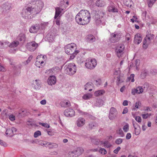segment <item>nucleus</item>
Wrapping results in <instances>:
<instances>
[{
  "label": "nucleus",
  "instance_id": "obj_1",
  "mask_svg": "<svg viewBox=\"0 0 157 157\" xmlns=\"http://www.w3.org/2000/svg\"><path fill=\"white\" fill-rule=\"evenodd\" d=\"M90 15L87 10H81L76 16L75 20L78 24L85 25L90 21Z\"/></svg>",
  "mask_w": 157,
  "mask_h": 157
},
{
  "label": "nucleus",
  "instance_id": "obj_2",
  "mask_svg": "<svg viewBox=\"0 0 157 157\" xmlns=\"http://www.w3.org/2000/svg\"><path fill=\"white\" fill-rule=\"evenodd\" d=\"M76 45L74 43H71L67 45L65 47L66 53L68 55H71L70 59H73L75 56L79 52L78 50H76Z\"/></svg>",
  "mask_w": 157,
  "mask_h": 157
},
{
  "label": "nucleus",
  "instance_id": "obj_3",
  "mask_svg": "<svg viewBox=\"0 0 157 157\" xmlns=\"http://www.w3.org/2000/svg\"><path fill=\"white\" fill-rule=\"evenodd\" d=\"M64 68L65 72L69 75H73L76 72V67L74 63H69L66 65Z\"/></svg>",
  "mask_w": 157,
  "mask_h": 157
},
{
  "label": "nucleus",
  "instance_id": "obj_4",
  "mask_svg": "<svg viewBox=\"0 0 157 157\" xmlns=\"http://www.w3.org/2000/svg\"><path fill=\"white\" fill-rule=\"evenodd\" d=\"M121 36V33L119 32L115 31L114 33H110L109 40L110 42L116 43L119 40Z\"/></svg>",
  "mask_w": 157,
  "mask_h": 157
},
{
  "label": "nucleus",
  "instance_id": "obj_5",
  "mask_svg": "<svg viewBox=\"0 0 157 157\" xmlns=\"http://www.w3.org/2000/svg\"><path fill=\"white\" fill-rule=\"evenodd\" d=\"M31 13L33 14L32 10V7H29L25 9H23L21 14L22 17L25 18L29 19L31 18L30 16Z\"/></svg>",
  "mask_w": 157,
  "mask_h": 157
},
{
  "label": "nucleus",
  "instance_id": "obj_6",
  "mask_svg": "<svg viewBox=\"0 0 157 157\" xmlns=\"http://www.w3.org/2000/svg\"><path fill=\"white\" fill-rule=\"evenodd\" d=\"M43 6V2L42 1H40L36 4L35 7H32V10L33 14L39 13L42 9Z\"/></svg>",
  "mask_w": 157,
  "mask_h": 157
},
{
  "label": "nucleus",
  "instance_id": "obj_7",
  "mask_svg": "<svg viewBox=\"0 0 157 157\" xmlns=\"http://www.w3.org/2000/svg\"><path fill=\"white\" fill-rule=\"evenodd\" d=\"M97 63L96 59H91L86 60L85 63V66L87 68L92 70L94 69L97 65Z\"/></svg>",
  "mask_w": 157,
  "mask_h": 157
},
{
  "label": "nucleus",
  "instance_id": "obj_8",
  "mask_svg": "<svg viewBox=\"0 0 157 157\" xmlns=\"http://www.w3.org/2000/svg\"><path fill=\"white\" fill-rule=\"evenodd\" d=\"M2 13L5 16H8V13L11 9V4L8 2H6L2 6Z\"/></svg>",
  "mask_w": 157,
  "mask_h": 157
},
{
  "label": "nucleus",
  "instance_id": "obj_9",
  "mask_svg": "<svg viewBox=\"0 0 157 157\" xmlns=\"http://www.w3.org/2000/svg\"><path fill=\"white\" fill-rule=\"evenodd\" d=\"M38 46V44L34 41L28 43L26 45V48L31 52L34 51Z\"/></svg>",
  "mask_w": 157,
  "mask_h": 157
},
{
  "label": "nucleus",
  "instance_id": "obj_10",
  "mask_svg": "<svg viewBox=\"0 0 157 157\" xmlns=\"http://www.w3.org/2000/svg\"><path fill=\"white\" fill-rule=\"evenodd\" d=\"M149 36V33L148 32L145 37L143 40V47L144 49H146L148 47V45L150 43V41L152 40Z\"/></svg>",
  "mask_w": 157,
  "mask_h": 157
},
{
  "label": "nucleus",
  "instance_id": "obj_11",
  "mask_svg": "<svg viewBox=\"0 0 157 157\" xmlns=\"http://www.w3.org/2000/svg\"><path fill=\"white\" fill-rule=\"evenodd\" d=\"M117 114L116 109L114 107L111 108L109 117L111 120H113L116 117Z\"/></svg>",
  "mask_w": 157,
  "mask_h": 157
},
{
  "label": "nucleus",
  "instance_id": "obj_12",
  "mask_svg": "<svg viewBox=\"0 0 157 157\" xmlns=\"http://www.w3.org/2000/svg\"><path fill=\"white\" fill-rule=\"evenodd\" d=\"M64 115L67 117H73L75 115V112L72 109H67L64 112Z\"/></svg>",
  "mask_w": 157,
  "mask_h": 157
},
{
  "label": "nucleus",
  "instance_id": "obj_13",
  "mask_svg": "<svg viewBox=\"0 0 157 157\" xmlns=\"http://www.w3.org/2000/svg\"><path fill=\"white\" fill-rule=\"evenodd\" d=\"M124 49V46L123 44H120L117 46L116 50V52L117 56L120 57L121 56V53Z\"/></svg>",
  "mask_w": 157,
  "mask_h": 157
},
{
  "label": "nucleus",
  "instance_id": "obj_14",
  "mask_svg": "<svg viewBox=\"0 0 157 157\" xmlns=\"http://www.w3.org/2000/svg\"><path fill=\"white\" fill-rule=\"evenodd\" d=\"M56 77L54 76H50L47 80L48 83L49 85L52 86L54 85L56 83Z\"/></svg>",
  "mask_w": 157,
  "mask_h": 157
},
{
  "label": "nucleus",
  "instance_id": "obj_15",
  "mask_svg": "<svg viewBox=\"0 0 157 157\" xmlns=\"http://www.w3.org/2000/svg\"><path fill=\"white\" fill-rule=\"evenodd\" d=\"M40 28V25L38 24H36L35 25L31 26L29 31L31 33H36L38 31Z\"/></svg>",
  "mask_w": 157,
  "mask_h": 157
},
{
  "label": "nucleus",
  "instance_id": "obj_16",
  "mask_svg": "<svg viewBox=\"0 0 157 157\" xmlns=\"http://www.w3.org/2000/svg\"><path fill=\"white\" fill-rule=\"evenodd\" d=\"M85 123V119L82 117L79 118L76 121V125L78 127H81L83 126Z\"/></svg>",
  "mask_w": 157,
  "mask_h": 157
},
{
  "label": "nucleus",
  "instance_id": "obj_17",
  "mask_svg": "<svg viewBox=\"0 0 157 157\" xmlns=\"http://www.w3.org/2000/svg\"><path fill=\"white\" fill-rule=\"evenodd\" d=\"M142 40V38L140 34L138 33L135 35L134 40V42L135 44H139L141 43Z\"/></svg>",
  "mask_w": 157,
  "mask_h": 157
},
{
  "label": "nucleus",
  "instance_id": "obj_18",
  "mask_svg": "<svg viewBox=\"0 0 157 157\" xmlns=\"http://www.w3.org/2000/svg\"><path fill=\"white\" fill-rule=\"evenodd\" d=\"M64 9L62 8L60 6L59 7H57L55 8V14L54 16V18L56 19L57 17L59 16L61 13L62 11Z\"/></svg>",
  "mask_w": 157,
  "mask_h": 157
},
{
  "label": "nucleus",
  "instance_id": "obj_19",
  "mask_svg": "<svg viewBox=\"0 0 157 157\" xmlns=\"http://www.w3.org/2000/svg\"><path fill=\"white\" fill-rule=\"evenodd\" d=\"M10 42L6 40L0 41V48L3 49L9 46Z\"/></svg>",
  "mask_w": 157,
  "mask_h": 157
},
{
  "label": "nucleus",
  "instance_id": "obj_20",
  "mask_svg": "<svg viewBox=\"0 0 157 157\" xmlns=\"http://www.w3.org/2000/svg\"><path fill=\"white\" fill-rule=\"evenodd\" d=\"M44 64V60H41L40 59L39 60V59H36V60L35 63V65L37 67L41 68Z\"/></svg>",
  "mask_w": 157,
  "mask_h": 157
},
{
  "label": "nucleus",
  "instance_id": "obj_21",
  "mask_svg": "<svg viewBox=\"0 0 157 157\" xmlns=\"http://www.w3.org/2000/svg\"><path fill=\"white\" fill-rule=\"evenodd\" d=\"M83 152V149L81 147H78L74 150V152H75V156L78 157Z\"/></svg>",
  "mask_w": 157,
  "mask_h": 157
},
{
  "label": "nucleus",
  "instance_id": "obj_22",
  "mask_svg": "<svg viewBox=\"0 0 157 157\" xmlns=\"http://www.w3.org/2000/svg\"><path fill=\"white\" fill-rule=\"evenodd\" d=\"M133 125L134 128L135 134L136 136L139 135L140 133V126L138 124H136V125L137 126V127H136V125H135V124L134 123H133Z\"/></svg>",
  "mask_w": 157,
  "mask_h": 157
},
{
  "label": "nucleus",
  "instance_id": "obj_23",
  "mask_svg": "<svg viewBox=\"0 0 157 157\" xmlns=\"http://www.w3.org/2000/svg\"><path fill=\"white\" fill-rule=\"evenodd\" d=\"M34 87L35 89H39L41 87V82L39 80L36 79L33 83Z\"/></svg>",
  "mask_w": 157,
  "mask_h": 157
},
{
  "label": "nucleus",
  "instance_id": "obj_24",
  "mask_svg": "<svg viewBox=\"0 0 157 157\" xmlns=\"http://www.w3.org/2000/svg\"><path fill=\"white\" fill-rule=\"evenodd\" d=\"M95 4L96 6L99 7H103L105 5L104 2L102 0H96Z\"/></svg>",
  "mask_w": 157,
  "mask_h": 157
},
{
  "label": "nucleus",
  "instance_id": "obj_25",
  "mask_svg": "<svg viewBox=\"0 0 157 157\" xmlns=\"http://www.w3.org/2000/svg\"><path fill=\"white\" fill-rule=\"evenodd\" d=\"M148 74V71L146 69H143L142 70L140 75V77L142 79H144L146 78Z\"/></svg>",
  "mask_w": 157,
  "mask_h": 157
},
{
  "label": "nucleus",
  "instance_id": "obj_26",
  "mask_svg": "<svg viewBox=\"0 0 157 157\" xmlns=\"http://www.w3.org/2000/svg\"><path fill=\"white\" fill-rule=\"evenodd\" d=\"M60 104L61 106L63 107H68L71 105L70 102L69 101L65 100L62 101Z\"/></svg>",
  "mask_w": 157,
  "mask_h": 157
},
{
  "label": "nucleus",
  "instance_id": "obj_27",
  "mask_svg": "<svg viewBox=\"0 0 157 157\" xmlns=\"http://www.w3.org/2000/svg\"><path fill=\"white\" fill-rule=\"evenodd\" d=\"M17 39L22 43L24 42L25 40V36L24 34L23 33L20 34L17 37Z\"/></svg>",
  "mask_w": 157,
  "mask_h": 157
},
{
  "label": "nucleus",
  "instance_id": "obj_28",
  "mask_svg": "<svg viewBox=\"0 0 157 157\" xmlns=\"http://www.w3.org/2000/svg\"><path fill=\"white\" fill-rule=\"evenodd\" d=\"M104 16V13L102 11H98L97 13L95 14L96 18H99V17H100L101 19H103Z\"/></svg>",
  "mask_w": 157,
  "mask_h": 157
},
{
  "label": "nucleus",
  "instance_id": "obj_29",
  "mask_svg": "<svg viewBox=\"0 0 157 157\" xmlns=\"http://www.w3.org/2000/svg\"><path fill=\"white\" fill-rule=\"evenodd\" d=\"M46 144H48V146L50 149L56 148L58 146V144L55 143H49L48 142Z\"/></svg>",
  "mask_w": 157,
  "mask_h": 157
},
{
  "label": "nucleus",
  "instance_id": "obj_30",
  "mask_svg": "<svg viewBox=\"0 0 157 157\" xmlns=\"http://www.w3.org/2000/svg\"><path fill=\"white\" fill-rule=\"evenodd\" d=\"M87 41L90 42H93L95 40V38L93 35H88L87 37Z\"/></svg>",
  "mask_w": 157,
  "mask_h": 157
},
{
  "label": "nucleus",
  "instance_id": "obj_31",
  "mask_svg": "<svg viewBox=\"0 0 157 157\" xmlns=\"http://www.w3.org/2000/svg\"><path fill=\"white\" fill-rule=\"evenodd\" d=\"M103 101L101 99H98L96 101V102L94 104V105L95 106L98 107H101L103 105Z\"/></svg>",
  "mask_w": 157,
  "mask_h": 157
},
{
  "label": "nucleus",
  "instance_id": "obj_32",
  "mask_svg": "<svg viewBox=\"0 0 157 157\" xmlns=\"http://www.w3.org/2000/svg\"><path fill=\"white\" fill-rule=\"evenodd\" d=\"M105 92V91L103 90H99L95 91L94 93V95L96 96H98L103 94Z\"/></svg>",
  "mask_w": 157,
  "mask_h": 157
},
{
  "label": "nucleus",
  "instance_id": "obj_33",
  "mask_svg": "<svg viewBox=\"0 0 157 157\" xmlns=\"http://www.w3.org/2000/svg\"><path fill=\"white\" fill-rule=\"evenodd\" d=\"M19 44V42L18 41H13L10 44L9 46L10 48H15L17 47Z\"/></svg>",
  "mask_w": 157,
  "mask_h": 157
},
{
  "label": "nucleus",
  "instance_id": "obj_34",
  "mask_svg": "<svg viewBox=\"0 0 157 157\" xmlns=\"http://www.w3.org/2000/svg\"><path fill=\"white\" fill-rule=\"evenodd\" d=\"M6 134L8 135L9 136H13V133L12 128H7L6 131Z\"/></svg>",
  "mask_w": 157,
  "mask_h": 157
},
{
  "label": "nucleus",
  "instance_id": "obj_35",
  "mask_svg": "<svg viewBox=\"0 0 157 157\" xmlns=\"http://www.w3.org/2000/svg\"><path fill=\"white\" fill-rule=\"evenodd\" d=\"M97 126V124L95 122H90L88 124L89 128L91 129H94Z\"/></svg>",
  "mask_w": 157,
  "mask_h": 157
},
{
  "label": "nucleus",
  "instance_id": "obj_36",
  "mask_svg": "<svg viewBox=\"0 0 157 157\" xmlns=\"http://www.w3.org/2000/svg\"><path fill=\"white\" fill-rule=\"evenodd\" d=\"M123 78H121V76L120 75L117 77L116 82L117 85H119V84L121 83L123 81Z\"/></svg>",
  "mask_w": 157,
  "mask_h": 157
},
{
  "label": "nucleus",
  "instance_id": "obj_37",
  "mask_svg": "<svg viewBox=\"0 0 157 157\" xmlns=\"http://www.w3.org/2000/svg\"><path fill=\"white\" fill-rule=\"evenodd\" d=\"M156 0H147L148 6L151 7Z\"/></svg>",
  "mask_w": 157,
  "mask_h": 157
},
{
  "label": "nucleus",
  "instance_id": "obj_38",
  "mask_svg": "<svg viewBox=\"0 0 157 157\" xmlns=\"http://www.w3.org/2000/svg\"><path fill=\"white\" fill-rule=\"evenodd\" d=\"M85 90H88L92 87V83L91 82H88L85 85Z\"/></svg>",
  "mask_w": 157,
  "mask_h": 157
},
{
  "label": "nucleus",
  "instance_id": "obj_39",
  "mask_svg": "<svg viewBox=\"0 0 157 157\" xmlns=\"http://www.w3.org/2000/svg\"><path fill=\"white\" fill-rule=\"evenodd\" d=\"M91 97L92 95L91 94H86L83 96L82 98L85 100H88L91 98Z\"/></svg>",
  "mask_w": 157,
  "mask_h": 157
},
{
  "label": "nucleus",
  "instance_id": "obj_40",
  "mask_svg": "<svg viewBox=\"0 0 157 157\" xmlns=\"http://www.w3.org/2000/svg\"><path fill=\"white\" fill-rule=\"evenodd\" d=\"M101 144H103L105 146H106L107 147H109L111 146V145L108 141H104V142L101 141Z\"/></svg>",
  "mask_w": 157,
  "mask_h": 157
},
{
  "label": "nucleus",
  "instance_id": "obj_41",
  "mask_svg": "<svg viewBox=\"0 0 157 157\" xmlns=\"http://www.w3.org/2000/svg\"><path fill=\"white\" fill-rule=\"evenodd\" d=\"M136 89L138 94L142 93L144 91L143 88L141 86H139L137 87Z\"/></svg>",
  "mask_w": 157,
  "mask_h": 157
},
{
  "label": "nucleus",
  "instance_id": "obj_42",
  "mask_svg": "<svg viewBox=\"0 0 157 157\" xmlns=\"http://www.w3.org/2000/svg\"><path fill=\"white\" fill-rule=\"evenodd\" d=\"M134 74H131L130 77L128 78V81H131L132 82H133L134 81Z\"/></svg>",
  "mask_w": 157,
  "mask_h": 157
},
{
  "label": "nucleus",
  "instance_id": "obj_43",
  "mask_svg": "<svg viewBox=\"0 0 157 157\" xmlns=\"http://www.w3.org/2000/svg\"><path fill=\"white\" fill-rule=\"evenodd\" d=\"M41 135V132L40 131L37 130L34 133L33 136L35 138H36Z\"/></svg>",
  "mask_w": 157,
  "mask_h": 157
},
{
  "label": "nucleus",
  "instance_id": "obj_44",
  "mask_svg": "<svg viewBox=\"0 0 157 157\" xmlns=\"http://www.w3.org/2000/svg\"><path fill=\"white\" fill-rule=\"evenodd\" d=\"M99 152L102 155H105L107 153L106 150L104 148H100L99 151Z\"/></svg>",
  "mask_w": 157,
  "mask_h": 157
},
{
  "label": "nucleus",
  "instance_id": "obj_45",
  "mask_svg": "<svg viewBox=\"0 0 157 157\" xmlns=\"http://www.w3.org/2000/svg\"><path fill=\"white\" fill-rule=\"evenodd\" d=\"M46 57L45 56H42V55H40V56H38L37 57V59H39H39H40L41 60H44V61L46 60Z\"/></svg>",
  "mask_w": 157,
  "mask_h": 157
},
{
  "label": "nucleus",
  "instance_id": "obj_46",
  "mask_svg": "<svg viewBox=\"0 0 157 157\" xmlns=\"http://www.w3.org/2000/svg\"><path fill=\"white\" fill-rule=\"evenodd\" d=\"M132 0H127V2H125V5L128 7H131L132 6Z\"/></svg>",
  "mask_w": 157,
  "mask_h": 157
},
{
  "label": "nucleus",
  "instance_id": "obj_47",
  "mask_svg": "<svg viewBox=\"0 0 157 157\" xmlns=\"http://www.w3.org/2000/svg\"><path fill=\"white\" fill-rule=\"evenodd\" d=\"M141 87L143 88L144 91V90L146 91L148 88V84L147 83H145Z\"/></svg>",
  "mask_w": 157,
  "mask_h": 157
},
{
  "label": "nucleus",
  "instance_id": "obj_48",
  "mask_svg": "<svg viewBox=\"0 0 157 157\" xmlns=\"http://www.w3.org/2000/svg\"><path fill=\"white\" fill-rule=\"evenodd\" d=\"M39 124L45 128H48L50 127V125L46 123H43L39 122Z\"/></svg>",
  "mask_w": 157,
  "mask_h": 157
},
{
  "label": "nucleus",
  "instance_id": "obj_49",
  "mask_svg": "<svg viewBox=\"0 0 157 157\" xmlns=\"http://www.w3.org/2000/svg\"><path fill=\"white\" fill-rule=\"evenodd\" d=\"M123 139L121 138H118L116 140L115 143L116 144L119 145L122 143Z\"/></svg>",
  "mask_w": 157,
  "mask_h": 157
},
{
  "label": "nucleus",
  "instance_id": "obj_50",
  "mask_svg": "<svg viewBox=\"0 0 157 157\" xmlns=\"http://www.w3.org/2000/svg\"><path fill=\"white\" fill-rule=\"evenodd\" d=\"M96 19L95 20V22L97 25H99L103 21L102 19H101V18L99 17V18H96Z\"/></svg>",
  "mask_w": 157,
  "mask_h": 157
},
{
  "label": "nucleus",
  "instance_id": "obj_51",
  "mask_svg": "<svg viewBox=\"0 0 157 157\" xmlns=\"http://www.w3.org/2000/svg\"><path fill=\"white\" fill-rule=\"evenodd\" d=\"M101 84V81L100 79H98L95 81V84L97 86H100Z\"/></svg>",
  "mask_w": 157,
  "mask_h": 157
},
{
  "label": "nucleus",
  "instance_id": "obj_52",
  "mask_svg": "<svg viewBox=\"0 0 157 157\" xmlns=\"http://www.w3.org/2000/svg\"><path fill=\"white\" fill-rule=\"evenodd\" d=\"M123 129L124 131L125 132H127L129 129V125L128 124H126L124 126Z\"/></svg>",
  "mask_w": 157,
  "mask_h": 157
},
{
  "label": "nucleus",
  "instance_id": "obj_53",
  "mask_svg": "<svg viewBox=\"0 0 157 157\" xmlns=\"http://www.w3.org/2000/svg\"><path fill=\"white\" fill-rule=\"evenodd\" d=\"M75 153L74 152V150L72 151L69 152L68 154L70 157H76L75 156Z\"/></svg>",
  "mask_w": 157,
  "mask_h": 157
},
{
  "label": "nucleus",
  "instance_id": "obj_54",
  "mask_svg": "<svg viewBox=\"0 0 157 157\" xmlns=\"http://www.w3.org/2000/svg\"><path fill=\"white\" fill-rule=\"evenodd\" d=\"M151 115V114H149L147 113H146V114H142V118L143 119H147L148 117L149 116H150Z\"/></svg>",
  "mask_w": 157,
  "mask_h": 157
},
{
  "label": "nucleus",
  "instance_id": "obj_55",
  "mask_svg": "<svg viewBox=\"0 0 157 157\" xmlns=\"http://www.w3.org/2000/svg\"><path fill=\"white\" fill-rule=\"evenodd\" d=\"M135 119L139 123L141 122V121L142 119L141 117L140 116H136L135 118Z\"/></svg>",
  "mask_w": 157,
  "mask_h": 157
},
{
  "label": "nucleus",
  "instance_id": "obj_56",
  "mask_svg": "<svg viewBox=\"0 0 157 157\" xmlns=\"http://www.w3.org/2000/svg\"><path fill=\"white\" fill-rule=\"evenodd\" d=\"M150 72L153 75H155L156 73V70L153 68L151 69L150 71Z\"/></svg>",
  "mask_w": 157,
  "mask_h": 157
},
{
  "label": "nucleus",
  "instance_id": "obj_57",
  "mask_svg": "<svg viewBox=\"0 0 157 157\" xmlns=\"http://www.w3.org/2000/svg\"><path fill=\"white\" fill-rule=\"evenodd\" d=\"M9 118L10 121H12L15 120V116L13 114L9 116Z\"/></svg>",
  "mask_w": 157,
  "mask_h": 157
},
{
  "label": "nucleus",
  "instance_id": "obj_58",
  "mask_svg": "<svg viewBox=\"0 0 157 157\" xmlns=\"http://www.w3.org/2000/svg\"><path fill=\"white\" fill-rule=\"evenodd\" d=\"M135 64L136 66V68L137 69V67L139 66L140 63V61L139 59H136L135 61Z\"/></svg>",
  "mask_w": 157,
  "mask_h": 157
},
{
  "label": "nucleus",
  "instance_id": "obj_59",
  "mask_svg": "<svg viewBox=\"0 0 157 157\" xmlns=\"http://www.w3.org/2000/svg\"><path fill=\"white\" fill-rule=\"evenodd\" d=\"M117 133L121 136H123L124 134L121 128H120L117 131Z\"/></svg>",
  "mask_w": 157,
  "mask_h": 157
},
{
  "label": "nucleus",
  "instance_id": "obj_60",
  "mask_svg": "<svg viewBox=\"0 0 157 157\" xmlns=\"http://www.w3.org/2000/svg\"><path fill=\"white\" fill-rule=\"evenodd\" d=\"M32 58H33V56H29V57L28 59L26 61V63H25V64L26 65V64H28L30 62V61H31V59H32Z\"/></svg>",
  "mask_w": 157,
  "mask_h": 157
},
{
  "label": "nucleus",
  "instance_id": "obj_61",
  "mask_svg": "<svg viewBox=\"0 0 157 157\" xmlns=\"http://www.w3.org/2000/svg\"><path fill=\"white\" fill-rule=\"evenodd\" d=\"M131 134L130 133H128L126 134V139L127 140H129L131 138Z\"/></svg>",
  "mask_w": 157,
  "mask_h": 157
},
{
  "label": "nucleus",
  "instance_id": "obj_62",
  "mask_svg": "<svg viewBox=\"0 0 157 157\" xmlns=\"http://www.w3.org/2000/svg\"><path fill=\"white\" fill-rule=\"evenodd\" d=\"M0 144L2 145L4 147H6V143L4 142L3 141L1 140H0Z\"/></svg>",
  "mask_w": 157,
  "mask_h": 157
},
{
  "label": "nucleus",
  "instance_id": "obj_63",
  "mask_svg": "<svg viewBox=\"0 0 157 157\" xmlns=\"http://www.w3.org/2000/svg\"><path fill=\"white\" fill-rule=\"evenodd\" d=\"M121 147H118L117 148L114 150L113 151V152L114 153L116 154H117L119 151L121 149Z\"/></svg>",
  "mask_w": 157,
  "mask_h": 157
},
{
  "label": "nucleus",
  "instance_id": "obj_64",
  "mask_svg": "<svg viewBox=\"0 0 157 157\" xmlns=\"http://www.w3.org/2000/svg\"><path fill=\"white\" fill-rule=\"evenodd\" d=\"M100 141L99 140L96 139L93 141L94 144L96 145H98L99 144Z\"/></svg>",
  "mask_w": 157,
  "mask_h": 157
}]
</instances>
